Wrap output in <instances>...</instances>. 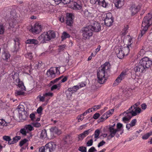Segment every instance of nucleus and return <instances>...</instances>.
I'll return each mask as SVG.
<instances>
[{"mask_svg":"<svg viewBox=\"0 0 152 152\" xmlns=\"http://www.w3.org/2000/svg\"><path fill=\"white\" fill-rule=\"evenodd\" d=\"M91 25H89L91 27L92 31L96 32L99 31L101 30V26L99 23L95 21H92L91 23Z\"/></svg>","mask_w":152,"mask_h":152,"instance_id":"8","label":"nucleus"},{"mask_svg":"<svg viewBox=\"0 0 152 152\" xmlns=\"http://www.w3.org/2000/svg\"><path fill=\"white\" fill-rule=\"evenodd\" d=\"M15 45L12 49V51L14 53L18 52L20 49L19 39L18 38H15L14 39Z\"/></svg>","mask_w":152,"mask_h":152,"instance_id":"13","label":"nucleus"},{"mask_svg":"<svg viewBox=\"0 0 152 152\" xmlns=\"http://www.w3.org/2000/svg\"><path fill=\"white\" fill-rule=\"evenodd\" d=\"M31 30L32 33L38 34L41 31L42 26L39 23H36L34 26L31 28Z\"/></svg>","mask_w":152,"mask_h":152,"instance_id":"12","label":"nucleus"},{"mask_svg":"<svg viewBox=\"0 0 152 152\" xmlns=\"http://www.w3.org/2000/svg\"><path fill=\"white\" fill-rule=\"evenodd\" d=\"M131 75V70L126 69L123 70L119 76H124L125 75Z\"/></svg>","mask_w":152,"mask_h":152,"instance_id":"25","label":"nucleus"},{"mask_svg":"<svg viewBox=\"0 0 152 152\" xmlns=\"http://www.w3.org/2000/svg\"><path fill=\"white\" fill-rule=\"evenodd\" d=\"M21 139V137L19 136H16L13 139L15 143L17 142L19 140Z\"/></svg>","mask_w":152,"mask_h":152,"instance_id":"56","label":"nucleus"},{"mask_svg":"<svg viewBox=\"0 0 152 152\" xmlns=\"http://www.w3.org/2000/svg\"><path fill=\"white\" fill-rule=\"evenodd\" d=\"M10 123V121H5L3 119H0V125L3 126H7Z\"/></svg>","mask_w":152,"mask_h":152,"instance_id":"33","label":"nucleus"},{"mask_svg":"<svg viewBox=\"0 0 152 152\" xmlns=\"http://www.w3.org/2000/svg\"><path fill=\"white\" fill-rule=\"evenodd\" d=\"M20 132L23 136H26V135L27 133H28L24 127L23 128H22L20 129Z\"/></svg>","mask_w":152,"mask_h":152,"instance_id":"42","label":"nucleus"},{"mask_svg":"<svg viewBox=\"0 0 152 152\" xmlns=\"http://www.w3.org/2000/svg\"><path fill=\"white\" fill-rule=\"evenodd\" d=\"M152 65V61L148 57H144L140 61L137 66L134 68L136 72H142L144 70L149 68Z\"/></svg>","mask_w":152,"mask_h":152,"instance_id":"1","label":"nucleus"},{"mask_svg":"<svg viewBox=\"0 0 152 152\" xmlns=\"http://www.w3.org/2000/svg\"><path fill=\"white\" fill-rule=\"evenodd\" d=\"M45 146H42L39 149V152H45V150L46 148H45Z\"/></svg>","mask_w":152,"mask_h":152,"instance_id":"61","label":"nucleus"},{"mask_svg":"<svg viewBox=\"0 0 152 152\" xmlns=\"http://www.w3.org/2000/svg\"><path fill=\"white\" fill-rule=\"evenodd\" d=\"M92 131L91 129H89L84 131L83 133L80 134L78 135V141H82L84 138L88 135Z\"/></svg>","mask_w":152,"mask_h":152,"instance_id":"15","label":"nucleus"},{"mask_svg":"<svg viewBox=\"0 0 152 152\" xmlns=\"http://www.w3.org/2000/svg\"><path fill=\"white\" fill-rule=\"evenodd\" d=\"M96 151L97 150L94 147H92L88 150V152H94Z\"/></svg>","mask_w":152,"mask_h":152,"instance_id":"62","label":"nucleus"},{"mask_svg":"<svg viewBox=\"0 0 152 152\" xmlns=\"http://www.w3.org/2000/svg\"><path fill=\"white\" fill-rule=\"evenodd\" d=\"M33 126L36 127H39L41 126L40 124L38 122H34L32 123Z\"/></svg>","mask_w":152,"mask_h":152,"instance_id":"60","label":"nucleus"},{"mask_svg":"<svg viewBox=\"0 0 152 152\" xmlns=\"http://www.w3.org/2000/svg\"><path fill=\"white\" fill-rule=\"evenodd\" d=\"M47 134L46 131L45 129L42 130L41 134V137L42 138H45L47 137Z\"/></svg>","mask_w":152,"mask_h":152,"instance_id":"43","label":"nucleus"},{"mask_svg":"<svg viewBox=\"0 0 152 152\" xmlns=\"http://www.w3.org/2000/svg\"><path fill=\"white\" fill-rule=\"evenodd\" d=\"M50 131L54 134H60L61 132V131L56 127H52L50 129Z\"/></svg>","mask_w":152,"mask_h":152,"instance_id":"26","label":"nucleus"},{"mask_svg":"<svg viewBox=\"0 0 152 152\" xmlns=\"http://www.w3.org/2000/svg\"><path fill=\"white\" fill-rule=\"evenodd\" d=\"M113 22V18L111 13H107L106 17L104 19L105 24L107 26L110 27Z\"/></svg>","mask_w":152,"mask_h":152,"instance_id":"9","label":"nucleus"},{"mask_svg":"<svg viewBox=\"0 0 152 152\" xmlns=\"http://www.w3.org/2000/svg\"><path fill=\"white\" fill-rule=\"evenodd\" d=\"M5 31V28L2 24H0V34H3Z\"/></svg>","mask_w":152,"mask_h":152,"instance_id":"46","label":"nucleus"},{"mask_svg":"<svg viewBox=\"0 0 152 152\" xmlns=\"http://www.w3.org/2000/svg\"><path fill=\"white\" fill-rule=\"evenodd\" d=\"M124 79V77H118L113 83V86H116L118 85Z\"/></svg>","mask_w":152,"mask_h":152,"instance_id":"30","label":"nucleus"},{"mask_svg":"<svg viewBox=\"0 0 152 152\" xmlns=\"http://www.w3.org/2000/svg\"><path fill=\"white\" fill-rule=\"evenodd\" d=\"M117 51L118 52V53H117V57L119 59H122L125 56V55L124 53L121 49H117Z\"/></svg>","mask_w":152,"mask_h":152,"instance_id":"29","label":"nucleus"},{"mask_svg":"<svg viewBox=\"0 0 152 152\" xmlns=\"http://www.w3.org/2000/svg\"><path fill=\"white\" fill-rule=\"evenodd\" d=\"M25 56L26 58H28L30 59H31L32 58V53H27L25 55Z\"/></svg>","mask_w":152,"mask_h":152,"instance_id":"55","label":"nucleus"},{"mask_svg":"<svg viewBox=\"0 0 152 152\" xmlns=\"http://www.w3.org/2000/svg\"><path fill=\"white\" fill-rule=\"evenodd\" d=\"M91 28V27L88 26L82 28L81 32L82 34L83 39H89L92 36L93 31Z\"/></svg>","mask_w":152,"mask_h":152,"instance_id":"4","label":"nucleus"},{"mask_svg":"<svg viewBox=\"0 0 152 152\" xmlns=\"http://www.w3.org/2000/svg\"><path fill=\"white\" fill-rule=\"evenodd\" d=\"M45 148L46 150L49 149V152H52L55 149L56 145L54 142H50L45 145Z\"/></svg>","mask_w":152,"mask_h":152,"instance_id":"17","label":"nucleus"},{"mask_svg":"<svg viewBox=\"0 0 152 152\" xmlns=\"http://www.w3.org/2000/svg\"><path fill=\"white\" fill-rule=\"evenodd\" d=\"M106 72H107L103 69L102 67H99L97 71V76H105Z\"/></svg>","mask_w":152,"mask_h":152,"instance_id":"23","label":"nucleus"},{"mask_svg":"<svg viewBox=\"0 0 152 152\" xmlns=\"http://www.w3.org/2000/svg\"><path fill=\"white\" fill-rule=\"evenodd\" d=\"M128 110H130V112L132 114V116H136L141 111L140 108L136 107L134 105L131 106Z\"/></svg>","mask_w":152,"mask_h":152,"instance_id":"10","label":"nucleus"},{"mask_svg":"<svg viewBox=\"0 0 152 152\" xmlns=\"http://www.w3.org/2000/svg\"><path fill=\"white\" fill-rule=\"evenodd\" d=\"M93 143V140L92 139H91L89 140L88 141L87 143L86 146H91Z\"/></svg>","mask_w":152,"mask_h":152,"instance_id":"57","label":"nucleus"},{"mask_svg":"<svg viewBox=\"0 0 152 152\" xmlns=\"http://www.w3.org/2000/svg\"><path fill=\"white\" fill-rule=\"evenodd\" d=\"M22 91H16L15 92V94L16 96L23 95L24 94V92Z\"/></svg>","mask_w":152,"mask_h":152,"instance_id":"45","label":"nucleus"},{"mask_svg":"<svg viewBox=\"0 0 152 152\" xmlns=\"http://www.w3.org/2000/svg\"><path fill=\"white\" fill-rule=\"evenodd\" d=\"M93 110L92 108H89L83 113V116L86 115L88 113L92 112Z\"/></svg>","mask_w":152,"mask_h":152,"instance_id":"50","label":"nucleus"},{"mask_svg":"<svg viewBox=\"0 0 152 152\" xmlns=\"http://www.w3.org/2000/svg\"><path fill=\"white\" fill-rule=\"evenodd\" d=\"M145 53V50L143 49H142L139 52L137 55V57H140L141 56H142Z\"/></svg>","mask_w":152,"mask_h":152,"instance_id":"44","label":"nucleus"},{"mask_svg":"<svg viewBox=\"0 0 152 152\" xmlns=\"http://www.w3.org/2000/svg\"><path fill=\"white\" fill-rule=\"evenodd\" d=\"M56 37L55 33L53 31H48L46 33H44L39 36L38 39L41 41V43H44L46 41H49Z\"/></svg>","mask_w":152,"mask_h":152,"instance_id":"3","label":"nucleus"},{"mask_svg":"<svg viewBox=\"0 0 152 152\" xmlns=\"http://www.w3.org/2000/svg\"><path fill=\"white\" fill-rule=\"evenodd\" d=\"M28 141V140L26 139H24L23 140H21L19 143V145L20 146H22L24 145Z\"/></svg>","mask_w":152,"mask_h":152,"instance_id":"48","label":"nucleus"},{"mask_svg":"<svg viewBox=\"0 0 152 152\" xmlns=\"http://www.w3.org/2000/svg\"><path fill=\"white\" fill-rule=\"evenodd\" d=\"M152 132L148 133L142 136V138L143 140H147L152 134Z\"/></svg>","mask_w":152,"mask_h":152,"instance_id":"41","label":"nucleus"},{"mask_svg":"<svg viewBox=\"0 0 152 152\" xmlns=\"http://www.w3.org/2000/svg\"><path fill=\"white\" fill-rule=\"evenodd\" d=\"M83 15L85 17H91L93 15L92 14L88 12L87 10H85L84 11Z\"/></svg>","mask_w":152,"mask_h":152,"instance_id":"39","label":"nucleus"},{"mask_svg":"<svg viewBox=\"0 0 152 152\" xmlns=\"http://www.w3.org/2000/svg\"><path fill=\"white\" fill-rule=\"evenodd\" d=\"M60 67H51L47 71L46 75L48 76H53L55 75H59L61 73L60 72L61 69Z\"/></svg>","mask_w":152,"mask_h":152,"instance_id":"5","label":"nucleus"},{"mask_svg":"<svg viewBox=\"0 0 152 152\" xmlns=\"http://www.w3.org/2000/svg\"><path fill=\"white\" fill-rule=\"evenodd\" d=\"M114 111V110L112 109L102 115L101 121H103L104 120L106 119L113 113Z\"/></svg>","mask_w":152,"mask_h":152,"instance_id":"19","label":"nucleus"},{"mask_svg":"<svg viewBox=\"0 0 152 152\" xmlns=\"http://www.w3.org/2000/svg\"><path fill=\"white\" fill-rule=\"evenodd\" d=\"M115 123H114L113 125H110L108 126V129L110 134L107 136V139H110L113 137L117 132L118 131V129L115 128Z\"/></svg>","mask_w":152,"mask_h":152,"instance_id":"6","label":"nucleus"},{"mask_svg":"<svg viewBox=\"0 0 152 152\" xmlns=\"http://www.w3.org/2000/svg\"><path fill=\"white\" fill-rule=\"evenodd\" d=\"M60 87L61 85L59 83L58 84H57L54 85L51 87L50 90L51 91H53L56 89L59 90L60 88Z\"/></svg>","mask_w":152,"mask_h":152,"instance_id":"38","label":"nucleus"},{"mask_svg":"<svg viewBox=\"0 0 152 152\" xmlns=\"http://www.w3.org/2000/svg\"><path fill=\"white\" fill-rule=\"evenodd\" d=\"M115 5L118 9L122 7L124 4V0H114Z\"/></svg>","mask_w":152,"mask_h":152,"instance_id":"20","label":"nucleus"},{"mask_svg":"<svg viewBox=\"0 0 152 152\" xmlns=\"http://www.w3.org/2000/svg\"><path fill=\"white\" fill-rule=\"evenodd\" d=\"M100 133V130L99 129H97L94 132V134L92 135L94 136V137L95 138L94 141H96L97 139L99 138V136Z\"/></svg>","mask_w":152,"mask_h":152,"instance_id":"35","label":"nucleus"},{"mask_svg":"<svg viewBox=\"0 0 152 152\" xmlns=\"http://www.w3.org/2000/svg\"><path fill=\"white\" fill-rule=\"evenodd\" d=\"M3 139L7 141H9L10 140H11L10 137L9 136H4L3 137Z\"/></svg>","mask_w":152,"mask_h":152,"instance_id":"59","label":"nucleus"},{"mask_svg":"<svg viewBox=\"0 0 152 152\" xmlns=\"http://www.w3.org/2000/svg\"><path fill=\"white\" fill-rule=\"evenodd\" d=\"M43 110V109L42 107H39L37 110V113L39 114L41 113H42Z\"/></svg>","mask_w":152,"mask_h":152,"instance_id":"63","label":"nucleus"},{"mask_svg":"<svg viewBox=\"0 0 152 152\" xmlns=\"http://www.w3.org/2000/svg\"><path fill=\"white\" fill-rule=\"evenodd\" d=\"M140 6L139 5H136L135 4L132 5L129 10L131 12L132 15H134L139 11Z\"/></svg>","mask_w":152,"mask_h":152,"instance_id":"11","label":"nucleus"},{"mask_svg":"<svg viewBox=\"0 0 152 152\" xmlns=\"http://www.w3.org/2000/svg\"><path fill=\"white\" fill-rule=\"evenodd\" d=\"M26 44H34V45H38L39 43L38 41L35 39H30L27 40L25 42Z\"/></svg>","mask_w":152,"mask_h":152,"instance_id":"24","label":"nucleus"},{"mask_svg":"<svg viewBox=\"0 0 152 152\" xmlns=\"http://www.w3.org/2000/svg\"><path fill=\"white\" fill-rule=\"evenodd\" d=\"M94 1L95 4L104 8H107L109 6V3L105 0H94Z\"/></svg>","mask_w":152,"mask_h":152,"instance_id":"16","label":"nucleus"},{"mask_svg":"<svg viewBox=\"0 0 152 152\" xmlns=\"http://www.w3.org/2000/svg\"><path fill=\"white\" fill-rule=\"evenodd\" d=\"M129 47L127 46V47L123 48L121 49L125 55H127L129 53L130 49Z\"/></svg>","mask_w":152,"mask_h":152,"instance_id":"32","label":"nucleus"},{"mask_svg":"<svg viewBox=\"0 0 152 152\" xmlns=\"http://www.w3.org/2000/svg\"><path fill=\"white\" fill-rule=\"evenodd\" d=\"M24 127L28 133L34 130L33 127L30 124L26 125Z\"/></svg>","mask_w":152,"mask_h":152,"instance_id":"34","label":"nucleus"},{"mask_svg":"<svg viewBox=\"0 0 152 152\" xmlns=\"http://www.w3.org/2000/svg\"><path fill=\"white\" fill-rule=\"evenodd\" d=\"M107 77H97V81L100 84L104 83L107 80Z\"/></svg>","mask_w":152,"mask_h":152,"instance_id":"27","label":"nucleus"},{"mask_svg":"<svg viewBox=\"0 0 152 152\" xmlns=\"http://www.w3.org/2000/svg\"><path fill=\"white\" fill-rule=\"evenodd\" d=\"M70 3L72 5L71 7L74 9L78 10L81 8V5L77 2L71 1Z\"/></svg>","mask_w":152,"mask_h":152,"instance_id":"21","label":"nucleus"},{"mask_svg":"<svg viewBox=\"0 0 152 152\" xmlns=\"http://www.w3.org/2000/svg\"><path fill=\"white\" fill-rule=\"evenodd\" d=\"M152 24V16L150 13L144 18L142 23L141 33L138 37L140 38L145 34L147 31L148 27Z\"/></svg>","mask_w":152,"mask_h":152,"instance_id":"2","label":"nucleus"},{"mask_svg":"<svg viewBox=\"0 0 152 152\" xmlns=\"http://www.w3.org/2000/svg\"><path fill=\"white\" fill-rule=\"evenodd\" d=\"M10 56V54L7 52H4L3 53L2 55V58L5 60L7 61Z\"/></svg>","mask_w":152,"mask_h":152,"instance_id":"28","label":"nucleus"},{"mask_svg":"<svg viewBox=\"0 0 152 152\" xmlns=\"http://www.w3.org/2000/svg\"><path fill=\"white\" fill-rule=\"evenodd\" d=\"M72 14V13H67L66 14V24L68 26H71L73 23Z\"/></svg>","mask_w":152,"mask_h":152,"instance_id":"18","label":"nucleus"},{"mask_svg":"<svg viewBox=\"0 0 152 152\" xmlns=\"http://www.w3.org/2000/svg\"><path fill=\"white\" fill-rule=\"evenodd\" d=\"M42 62L41 61H39L38 62L37 64H36V66H35V67L36 69H39L41 66Z\"/></svg>","mask_w":152,"mask_h":152,"instance_id":"52","label":"nucleus"},{"mask_svg":"<svg viewBox=\"0 0 152 152\" xmlns=\"http://www.w3.org/2000/svg\"><path fill=\"white\" fill-rule=\"evenodd\" d=\"M78 150L82 152H87L86 148L85 147H80L78 148Z\"/></svg>","mask_w":152,"mask_h":152,"instance_id":"51","label":"nucleus"},{"mask_svg":"<svg viewBox=\"0 0 152 152\" xmlns=\"http://www.w3.org/2000/svg\"><path fill=\"white\" fill-rule=\"evenodd\" d=\"M70 35L66 32H64L61 37L62 40H64L66 38H69Z\"/></svg>","mask_w":152,"mask_h":152,"instance_id":"40","label":"nucleus"},{"mask_svg":"<svg viewBox=\"0 0 152 152\" xmlns=\"http://www.w3.org/2000/svg\"><path fill=\"white\" fill-rule=\"evenodd\" d=\"M37 98H39V100L40 102H48V101L47 100V98L45 94H43L42 96L39 95L38 96Z\"/></svg>","mask_w":152,"mask_h":152,"instance_id":"31","label":"nucleus"},{"mask_svg":"<svg viewBox=\"0 0 152 152\" xmlns=\"http://www.w3.org/2000/svg\"><path fill=\"white\" fill-rule=\"evenodd\" d=\"M101 67L107 72V71H109L111 68L110 64L109 62H106L101 66Z\"/></svg>","mask_w":152,"mask_h":152,"instance_id":"22","label":"nucleus"},{"mask_svg":"<svg viewBox=\"0 0 152 152\" xmlns=\"http://www.w3.org/2000/svg\"><path fill=\"white\" fill-rule=\"evenodd\" d=\"M19 118L21 121H23L26 119V117L25 115H22L20 113Z\"/></svg>","mask_w":152,"mask_h":152,"instance_id":"47","label":"nucleus"},{"mask_svg":"<svg viewBox=\"0 0 152 152\" xmlns=\"http://www.w3.org/2000/svg\"><path fill=\"white\" fill-rule=\"evenodd\" d=\"M84 116H83V114L77 116V119L78 121L80 122V121H82L84 118Z\"/></svg>","mask_w":152,"mask_h":152,"instance_id":"49","label":"nucleus"},{"mask_svg":"<svg viewBox=\"0 0 152 152\" xmlns=\"http://www.w3.org/2000/svg\"><path fill=\"white\" fill-rule=\"evenodd\" d=\"M100 116V114L99 113H96L94 114L93 116L94 119H97Z\"/></svg>","mask_w":152,"mask_h":152,"instance_id":"64","label":"nucleus"},{"mask_svg":"<svg viewBox=\"0 0 152 152\" xmlns=\"http://www.w3.org/2000/svg\"><path fill=\"white\" fill-rule=\"evenodd\" d=\"M137 120L136 119H134L132 120L130 123V124L131 125V126L133 127L135 125V124L136 123Z\"/></svg>","mask_w":152,"mask_h":152,"instance_id":"58","label":"nucleus"},{"mask_svg":"<svg viewBox=\"0 0 152 152\" xmlns=\"http://www.w3.org/2000/svg\"><path fill=\"white\" fill-rule=\"evenodd\" d=\"M80 88L78 86L76 85L73 86L72 88H69L68 89V91L69 92H76Z\"/></svg>","mask_w":152,"mask_h":152,"instance_id":"37","label":"nucleus"},{"mask_svg":"<svg viewBox=\"0 0 152 152\" xmlns=\"http://www.w3.org/2000/svg\"><path fill=\"white\" fill-rule=\"evenodd\" d=\"M13 83L22 90H25V87L23 82L20 80L18 77H12Z\"/></svg>","mask_w":152,"mask_h":152,"instance_id":"7","label":"nucleus"},{"mask_svg":"<svg viewBox=\"0 0 152 152\" xmlns=\"http://www.w3.org/2000/svg\"><path fill=\"white\" fill-rule=\"evenodd\" d=\"M47 98V100L49 101V99L52 97L53 96V93L49 92H48L45 93Z\"/></svg>","mask_w":152,"mask_h":152,"instance_id":"36","label":"nucleus"},{"mask_svg":"<svg viewBox=\"0 0 152 152\" xmlns=\"http://www.w3.org/2000/svg\"><path fill=\"white\" fill-rule=\"evenodd\" d=\"M101 106V104L96 105L94 106L92 108L93 111H96L100 108Z\"/></svg>","mask_w":152,"mask_h":152,"instance_id":"54","label":"nucleus"},{"mask_svg":"<svg viewBox=\"0 0 152 152\" xmlns=\"http://www.w3.org/2000/svg\"><path fill=\"white\" fill-rule=\"evenodd\" d=\"M122 114L124 116L122 120L123 121L125 122L129 121L132 117V114L130 112V110H127L124 113Z\"/></svg>","mask_w":152,"mask_h":152,"instance_id":"14","label":"nucleus"},{"mask_svg":"<svg viewBox=\"0 0 152 152\" xmlns=\"http://www.w3.org/2000/svg\"><path fill=\"white\" fill-rule=\"evenodd\" d=\"M65 46L66 45H64L59 46L58 49L59 52H60L64 50L65 49Z\"/></svg>","mask_w":152,"mask_h":152,"instance_id":"53","label":"nucleus"}]
</instances>
